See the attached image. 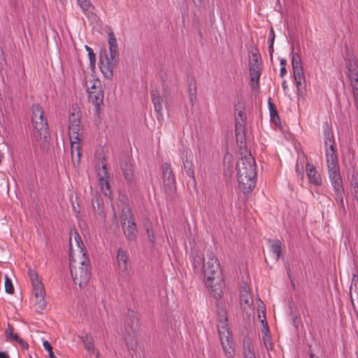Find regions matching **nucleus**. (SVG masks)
Returning <instances> with one entry per match:
<instances>
[{
	"mask_svg": "<svg viewBox=\"0 0 358 358\" xmlns=\"http://www.w3.org/2000/svg\"><path fill=\"white\" fill-rule=\"evenodd\" d=\"M13 339L17 341L22 346V348L27 349L28 348V344L24 342L22 338H20L17 334H15L13 336Z\"/></svg>",
	"mask_w": 358,
	"mask_h": 358,
	"instance_id": "obj_45",
	"label": "nucleus"
},
{
	"mask_svg": "<svg viewBox=\"0 0 358 358\" xmlns=\"http://www.w3.org/2000/svg\"><path fill=\"white\" fill-rule=\"evenodd\" d=\"M261 323L262 324V336L270 335L268 325L266 322V316L264 313H263V319H262Z\"/></svg>",
	"mask_w": 358,
	"mask_h": 358,
	"instance_id": "obj_41",
	"label": "nucleus"
},
{
	"mask_svg": "<svg viewBox=\"0 0 358 358\" xmlns=\"http://www.w3.org/2000/svg\"><path fill=\"white\" fill-rule=\"evenodd\" d=\"M205 283L208 289L210 295L215 299L221 298L223 294V287L224 285V279L222 273H217V277L205 280Z\"/></svg>",
	"mask_w": 358,
	"mask_h": 358,
	"instance_id": "obj_11",
	"label": "nucleus"
},
{
	"mask_svg": "<svg viewBox=\"0 0 358 358\" xmlns=\"http://www.w3.org/2000/svg\"><path fill=\"white\" fill-rule=\"evenodd\" d=\"M183 166L187 176L191 178H194V171L193 169V163L192 161H189L187 158L183 161Z\"/></svg>",
	"mask_w": 358,
	"mask_h": 358,
	"instance_id": "obj_35",
	"label": "nucleus"
},
{
	"mask_svg": "<svg viewBox=\"0 0 358 358\" xmlns=\"http://www.w3.org/2000/svg\"><path fill=\"white\" fill-rule=\"evenodd\" d=\"M85 87L87 92L101 88V81L99 79L90 76L85 80Z\"/></svg>",
	"mask_w": 358,
	"mask_h": 358,
	"instance_id": "obj_26",
	"label": "nucleus"
},
{
	"mask_svg": "<svg viewBox=\"0 0 358 358\" xmlns=\"http://www.w3.org/2000/svg\"><path fill=\"white\" fill-rule=\"evenodd\" d=\"M43 348L48 352V354L50 352H52V348L48 341H44L43 342Z\"/></svg>",
	"mask_w": 358,
	"mask_h": 358,
	"instance_id": "obj_46",
	"label": "nucleus"
},
{
	"mask_svg": "<svg viewBox=\"0 0 358 358\" xmlns=\"http://www.w3.org/2000/svg\"><path fill=\"white\" fill-rule=\"evenodd\" d=\"M127 345L131 350H135L137 348V341L133 338L127 339Z\"/></svg>",
	"mask_w": 358,
	"mask_h": 358,
	"instance_id": "obj_43",
	"label": "nucleus"
},
{
	"mask_svg": "<svg viewBox=\"0 0 358 358\" xmlns=\"http://www.w3.org/2000/svg\"><path fill=\"white\" fill-rule=\"evenodd\" d=\"M48 355H49L50 358H56L53 352H50Z\"/></svg>",
	"mask_w": 358,
	"mask_h": 358,
	"instance_id": "obj_53",
	"label": "nucleus"
},
{
	"mask_svg": "<svg viewBox=\"0 0 358 358\" xmlns=\"http://www.w3.org/2000/svg\"><path fill=\"white\" fill-rule=\"evenodd\" d=\"M110 58L115 62L119 61V52L117 50V42L113 34L109 35L108 38Z\"/></svg>",
	"mask_w": 358,
	"mask_h": 358,
	"instance_id": "obj_21",
	"label": "nucleus"
},
{
	"mask_svg": "<svg viewBox=\"0 0 358 358\" xmlns=\"http://www.w3.org/2000/svg\"><path fill=\"white\" fill-rule=\"evenodd\" d=\"M99 182L101 189L104 195L110 194L109 184V173L107 171L106 164L102 163L101 167L98 170Z\"/></svg>",
	"mask_w": 358,
	"mask_h": 358,
	"instance_id": "obj_15",
	"label": "nucleus"
},
{
	"mask_svg": "<svg viewBox=\"0 0 358 358\" xmlns=\"http://www.w3.org/2000/svg\"><path fill=\"white\" fill-rule=\"evenodd\" d=\"M3 55V51L0 49V57Z\"/></svg>",
	"mask_w": 358,
	"mask_h": 358,
	"instance_id": "obj_56",
	"label": "nucleus"
},
{
	"mask_svg": "<svg viewBox=\"0 0 358 358\" xmlns=\"http://www.w3.org/2000/svg\"><path fill=\"white\" fill-rule=\"evenodd\" d=\"M262 341L267 351H270L273 349V344L271 341L270 335L262 336Z\"/></svg>",
	"mask_w": 358,
	"mask_h": 358,
	"instance_id": "obj_39",
	"label": "nucleus"
},
{
	"mask_svg": "<svg viewBox=\"0 0 358 358\" xmlns=\"http://www.w3.org/2000/svg\"><path fill=\"white\" fill-rule=\"evenodd\" d=\"M126 331H127V334L129 336H130V335H131V331H129V330L126 329Z\"/></svg>",
	"mask_w": 358,
	"mask_h": 358,
	"instance_id": "obj_55",
	"label": "nucleus"
},
{
	"mask_svg": "<svg viewBox=\"0 0 358 358\" xmlns=\"http://www.w3.org/2000/svg\"><path fill=\"white\" fill-rule=\"evenodd\" d=\"M282 87L284 90H286L287 89V85L285 80H284L282 83Z\"/></svg>",
	"mask_w": 358,
	"mask_h": 358,
	"instance_id": "obj_51",
	"label": "nucleus"
},
{
	"mask_svg": "<svg viewBox=\"0 0 358 358\" xmlns=\"http://www.w3.org/2000/svg\"><path fill=\"white\" fill-rule=\"evenodd\" d=\"M217 330L220 342L227 358H233L234 356V346L232 341L231 332L228 325L227 312L224 308L217 309Z\"/></svg>",
	"mask_w": 358,
	"mask_h": 358,
	"instance_id": "obj_4",
	"label": "nucleus"
},
{
	"mask_svg": "<svg viewBox=\"0 0 358 358\" xmlns=\"http://www.w3.org/2000/svg\"><path fill=\"white\" fill-rule=\"evenodd\" d=\"M240 300L241 304H245L248 307L252 304L253 300L252 296L247 288H245L241 292Z\"/></svg>",
	"mask_w": 358,
	"mask_h": 358,
	"instance_id": "obj_29",
	"label": "nucleus"
},
{
	"mask_svg": "<svg viewBox=\"0 0 358 358\" xmlns=\"http://www.w3.org/2000/svg\"><path fill=\"white\" fill-rule=\"evenodd\" d=\"M334 139L332 134L327 132L325 134L324 145L326 148V161L327 168L332 166H338V157L336 150L334 148Z\"/></svg>",
	"mask_w": 358,
	"mask_h": 358,
	"instance_id": "obj_9",
	"label": "nucleus"
},
{
	"mask_svg": "<svg viewBox=\"0 0 358 358\" xmlns=\"http://www.w3.org/2000/svg\"><path fill=\"white\" fill-rule=\"evenodd\" d=\"M121 169L125 179L129 182H132L134 178V174L131 164L129 161H126L121 164Z\"/></svg>",
	"mask_w": 358,
	"mask_h": 358,
	"instance_id": "obj_25",
	"label": "nucleus"
},
{
	"mask_svg": "<svg viewBox=\"0 0 358 358\" xmlns=\"http://www.w3.org/2000/svg\"><path fill=\"white\" fill-rule=\"evenodd\" d=\"M84 348L90 355L94 354L96 358H99V352H96L94 347V338L90 334H85L80 337Z\"/></svg>",
	"mask_w": 358,
	"mask_h": 358,
	"instance_id": "obj_20",
	"label": "nucleus"
},
{
	"mask_svg": "<svg viewBox=\"0 0 358 358\" xmlns=\"http://www.w3.org/2000/svg\"><path fill=\"white\" fill-rule=\"evenodd\" d=\"M286 73H287L286 67L281 66L280 69V76L281 78H283L285 76Z\"/></svg>",
	"mask_w": 358,
	"mask_h": 358,
	"instance_id": "obj_47",
	"label": "nucleus"
},
{
	"mask_svg": "<svg viewBox=\"0 0 358 358\" xmlns=\"http://www.w3.org/2000/svg\"><path fill=\"white\" fill-rule=\"evenodd\" d=\"M292 70L296 87L299 89L301 86L302 82L305 80L303 68H297Z\"/></svg>",
	"mask_w": 358,
	"mask_h": 358,
	"instance_id": "obj_28",
	"label": "nucleus"
},
{
	"mask_svg": "<svg viewBox=\"0 0 358 358\" xmlns=\"http://www.w3.org/2000/svg\"><path fill=\"white\" fill-rule=\"evenodd\" d=\"M280 67L281 66L286 67V64H287L286 59H281L280 61Z\"/></svg>",
	"mask_w": 358,
	"mask_h": 358,
	"instance_id": "obj_50",
	"label": "nucleus"
},
{
	"mask_svg": "<svg viewBox=\"0 0 358 358\" xmlns=\"http://www.w3.org/2000/svg\"><path fill=\"white\" fill-rule=\"evenodd\" d=\"M192 264L194 268L195 272L201 273L203 272L204 266H206L205 259L203 255H199L198 253L194 254L192 255Z\"/></svg>",
	"mask_w": 358,
	"mask_h": 358,
	"instance_id": "obj_24",
	"label": "nucleus"
},
{
	"mask_svg": "<svg viewBox=\"0 0 358 358\" xmlns=\"http://www.w3.org/2000/svg\"><path fill=\"white\" fill-rule=\"evenodd\" d=\"M144 227L147 233L148 241L154 245L156 241V233L158 224H154L150 220H147L144 223Z\"/></svg>",
	"mask_w": 358,
	"mask_h": 358,
	"instance_id": "obj_22",
	"label": "nucleus"
},
{
	"mask_svg": "<svg viewBox=\"0 0 358 358\" xmlns=\"http://www.w3.org/2000/svg\"><path fill=\"white\" fill-rule=\"evenodd\" d=\"M76 248H73L72 241L70 242V270L75 284L80 287L87 284L90 278V261L85 252V246L79 241V236H75Z\"/></svg>",
	"mask_w": 358,
	"mask_h": 358,
	"instance_id": "obj_1",
	"label": "nucleus"
},
{
	"mask_svg": "<svg viewBox=\"0 0 358 358\" xmlns=\"http://www.w3.org/2000/svg\"><path fill=\"white\" fill-rule=\"evenodd\" d=\"M273 46V41H271V45H270V48H272Z\"/></svg>",
	"mask_w": 358,
	"mask_h": 358,
	"instance_id": "obj_57",
	"label": "nucleus"
},
{
	"mask_svg": "<svg viewBox=\"0 0 358 358\" xmlns=\"http://www.w3.org/2000/svg\"><path fill=\"white\" fill-rule=\"evenodd\" d=\"M161 170L165 188L169 189L170 192L173 191L175 188L176 180L171 165L165 163L162 166Z\"/></svg>",
	"mask_w": 358,
	"mask_h": 358,
	"instance_id": "obj_16",
	"label": "nucleus"
},
{
	"mask_svg": "<svg viewBox=\"0 0 358 358\" xmlns=\"http://www.w3.org/2000/svg\"><path fill=\"white\" fill-rule=\"evenodd\" d=\"M128 317L129 318L130 322H131V324H129L131 331L132 333H134L138 327V318L136 317V315H134L133 311H131V313H129L128 314Z\"/></svg>",
	"mask_w": 358,
	"mask_h": 358,
	"instance_id": "obj_37",
	"label": "nucleus"
},
{
	"mask_svg": "<svg viewBox=\"0 0 358 358\" xmlns=\"http://www.w3.org/2000/svg\"><path fill=\"white\" fill-rule=\"evenodd\" d=\"M187 93L189 102L191 103L192 106H193L194 101L196 99V86L194 82L189 84Z\"/></svg>",
	"mask_w": 358,
	"mask_h": 358,
	"instance_id": "obj_31",
	"label": "nucleus"
},
{
	"mask_svg": "<svg viewBox=\"0 0 358 358\" xmlns=\"http://www.w3.org/2000/svg\"><path fill=\"white\" fill-rule=\"evenodd\" d=\"M217 273H222L220 262L215 257L213 252H209L207 254V261L203 271L204 279L207 280L213 277H217Z\"/></svg>",
	"mask_w": 358,
	"mask_h": 358,
	"instance_id": "obj_12",
	"label": "nucleus"
},
{
	"mask_svg": "<svg viewBox=\"0 0 358 358\" xmlns=\"http://www.w3.org/2000/svg\"><path fill=\"white\" fill-rule=\"evenodd\" d=\"M69 115V131L71 142V162L74 167L79 165L81 157L80 143L84 136L80 124L81 113L77 109L73 108Z\"/></svg>",
	"mask_w": 358,
	"mask_h": 358,
	"instance_id": "obj_3",
	"label": "nucleus"
},
{
	"mask_svg": "<svg viewBox=\"0 0 358 358\" xmlns=\"http://www.w3.org/2000/svg\"><path fill=\"white\" fill-rule=\"evenodd\" d=\"M118 62L111 60L107 55L104 58L101 57L99 61V69L104 77L110 78L113 76V69Z\"/></svg>",
	"mask_w": 358,
	"mask_h": 358,
	"instance_id": "obj_17",
	"label": "nucleus"
},
{
	"mask_svg": "<svg viewBox=\"0 0 358 358\" xmlns=\"http://www.w3.org/2000/svg\"><path fill=\"white\" fill-rule=\"evenodd\" d=\"M251 87L253 90L259 89V78L262 73L261 57L257 49L251 52L249 59Z\"/></svg>",
	"mask_w": 358,
	"mask_h": 358,
	"instance_id": "obj_7",
	"label": "nucleus"
},
{
	"mask_svg": "<svg viewBox=\"0 0 358 358\" xmlns=\"http://www.w3.org/2000/svg\"><path fill=\"white\" fill-rule=\"evenodd\" d=\"M268 108H269L271 120L275 122L277 120H279V116L278 114V111L276 110L275 104L271 102V98L268 99Z\"/></svg>",
	"mask_w": 358,
	"mask_h": 358,
	"instance_id": "obj_34",
	"label": "nucleus"
},
{
	"mask_svg": "<svg viewBox=\"0 0 358 358\" xmlns=\"http://www.w3.org/2000/svg\"><path fill=\"white\" fill-rule=\"evenodd\" d=\"M6 336L10 339V340H13V341H15L13 339V336L15 334H17L16 333H14V329L12 327H10V325H8V328L6 329Z\"/></svg>",
	"mask_w": 358,
	"mask_h": 358,
	"instance_id": "obj_44",
	"label": "nucleus"
},
{
	"mask_svg": "<svg viewBox=\"0 0 358 358\" xmlns=\"http://www.w3.org/2000/svg\"><path fill=\"white\" fill-rule=\"evenodd\" d=\"M151 96L152 103L154 104L155 111L157 113L158 119L162 117V110L163 108V103L164 101V99L163 96L159 95L158 91L152 90L151 92Z\"/></svg>",
	"mask_w": 358,
	"mask_h": 358,
	"instance_id": "obj_19",
	"label": "nucleus"
},
{
	"mask_svg": "<svg viewBox=\"0 0 358 358\" xmlns=\"http://www.w3.org/2000/svg\"><path fill=\"white\" fill-rule=\"evenodd\" d=\"M192 1L196 6H201L204 1V0H192Z\"/></svg>",
	"mask_w": 358,
	"mask_h": 358,
	"instance_id": "obj_48",
	"label": "nucleus"
},
{
	"mask_svg": "<svg viewBox=\"0 0 358 358\" xmlns=\"http://www.w3.org/2000/svg\"><path fill=\"white\" fill-rule=\"evenodd\" d=\"M357 297H358V294H357Z\"/></svg>",
	"mask_w": 358,
	"mask_h": 358,
	"instance_id": "obj_58",
	"label": "nucleus"
},
{
	"mask_svg": "<svg viewBox=\"0 0 358 358\" xmlns=\"http://www.w3.org/2000/svg\"><path fill=\"white\" fill-rule=\"evenodd\" d=\"M244 355L245 358H256L255 348L249 340L244 341Z\"/></svg>",
	"mask_w": 358,
	"mask_h": 358,
	"instance_id": "obj_30",
	"label": "nucleus"
},
{
	"mask_svg": "<svg viewBox=\"0 0 358 358\" xmlns=\"http://www.w3.org/2000/svg\"><path fill=\"white\" fill-rule=\"evenodd\" d=\"M263 313L266 315L265 310H262V315H260V314L259 315V318L260 319V321L262 320V319H263Z\"/></svg>",
	"mask_w": 358,
	"mask_h": 358,
	"instance_id": "obj_52",
	"label": "nucleus"
},
{
	"mask_svg": "<svg viewBox=\"0 0 358 358\" xmlns=\"http://www.w3.org/2000/svg\"><path fill=\"white\" fill-rule=\"evenodd\" d=\"M334 139L332 134L327 132L325 134L324 145L326 148V161L327 168L332 166H338V157L336 150L334 148Z\"/></svg>",
	"mask_w": 358,
	"mask_h": 358,
	"instance_id": "obj_10",
	"label": "nucleus"
},
{
	"mask_svg": "<svg viewBox=\"0 0 358 358\" xmlns=\"http://www.w3.org/2000/svg\"><path fill=\"white\" fill-rule=\"evenodd\" d=\"M328 173L329 180L334 190L336 200L337 202H338L340 206L343 208L344 189L340 175L339 166H332L328 168Z\"/></svg>",
	"mask_w": 358,
	"mask_h": 358,
	"instance_id": "obj_8",
	"label": "nucleus"
},
{
	"mask_svg": "<svg viewBox=\"0 0 358 358\" xmlns=\"http://www.w3.org/2000/svg\"><path fill=\"white\" fill-rule=\"evenodd\" d=\"M31 120L33 124V136L38 143L45 142L49 137L47 120L43 117V110L38 105L32 107Z\"/></svg>",
	"mask_w": 358,
	"mask_h": 358,
	"instance_id": "obj_5",
	"label": "nucleus"
},
{
	"mask_svg": "<svg viewBox=\"0 0 358 358\" xmlns=\"http://www.w3.org/2000/svg\"><path fill=\"white\" fill-rule=\"evenodd\" d=\"M306 171L308 178L309 182L315 185H320L322 179L320 173L315 169V166L310 163L306 166Z\"/></svg>",
	"mask_w": 358,
	"mask_h": 358,
	"instance_id": "obj_18",
	"label": "nucleus"
},
{
	"mask_svg": "<svg viewBox=\"0 0 358 358\" xmlns=\"http://www.w3.org/2000/svg\"><path fill=\"white\" fill-rule=\"evenodd\" d=\"M77 3L85 14L87 12H90L91 8H93V6L89 0H77Z\"/></svg>",
	"mask_w": 358,
	"mask_h": 358,
	"instance_id": "obj_36",
	"label": "nucleus"
},
{
	"mask_svg": "<svg viewBox=\"0 0 358 358\" xmlns=\"http://www.w3.org/2000/svg\"><path fill=\"white\" fill-rule=\"evenodd\" d=\"M85 48H86L87 51L88 52L90 65L92 66H94L95 62H96L95 55L94 54L93 50L91 48L88 47L87 45H85Z\"/></svg>",
	"mask_w": 358,
	"mask_h": 358,
	"instance_id": "obj_42",
	"label": "nucleus"
},
{
	"mask_svg": "<svg viewBox=\"0 0 358 358\" xmlns=\"http://www.w3.org/2000/svg\"><path fill=\"white\" fill-rule=\"evenodd\" d=\"M29 277L31 282L33 293L35 297L36 310L37 311H42L46 306L44 286L39 279L38 274L34 271L29 270Z\"/></svg>",
	"mask_w": 358,
	"mask_h": 358,
	"instance_id": "obj_6",
	"label": "nucleus"
},
{
	"mask_svg": "<svg viewBox=\"0 0 358 358\" xmlns=\"http://www.w3.org/2000/svg\"><path fill=\"white\" fill-rule=\"evenodd\" d=\"M350 85L352 89L355 105L358 110V78L350 79Z\"/></svg>",
	"mask_w": 358,
	"mask_h": 358,
	"instance_id": "obj_32",
	"label": "nucleus"
},
{
	"mask_svg": "<svg viewBox=\"0 0 358 358\" xmlns=\"http://www.w3.org/2000/svg\"><path fill=\"white\" fill-rule=\"evenodd\" d=\"M5 290L8 294H13L14 292V287L11 280L5 275Z\"/></svg>",
	"mask_w": 358,
	"mask_h": 358,
	"instance_id": "obj_40",
	"label": "nucleus"
},
{
	"mask_svg": "<svg viewBox=\"0 0 358 358\" xmlns=\"http://www.w3.org/2000/svg\"><path fill=\"white\" fill-rule=\"evenodd\" d=\"M88 99L96 107L103 103V93L101 88L88 92Z\"/></svg>",
	"mask_w": 358,
	"mask_h": 358,
	"instance_id": "obj_23",
	"label": "nucleus"
},
{
	"mask_svg": "<svg viewBox=\"0 0 358 358\" xmlns=\"http://www.w3.org/2000/svg\"><path fill=\"white\" fill-rule=\"evenodd\" d=\"M271 251L274 255L273 259L277 262L280 257L282 251V243L278 240L271 241Z\"/></svg>",
	"mask_w": 358,
	"mask_h": 358,
	"instance_id": "obj_27",
	"label": "nucleus"
},
{
	"mask_svg": "<svg viewBox=\"0 0 358 358\" xmlns=\"http://www.w3.org/2000/svg\"><path fill=\"white\" fill-rule=\"evenodd\" d=\"M348 69L350 80L358 78V66L355 62H350L348 65Z\"/></svg>",
	"mask_w": 358,
	"mask_h": 358,
	"instance_id": "obj_33",
	"label": "nucleus"
},
{
	"mask_svg": "<svg viewBox=\"0 0 358 358\" xmlns=\"http://www.w3.org/2000/svg\"><path fill=\"white\" fill-rule=\"evenodd\" d=\"M126 210L129 216V218L127 220V222H126L127 215H125L126 217L124 218V222L123 223V229L127 238L130 241H133L135 240L137 237L138 231L136 228V224L134 222V218L133 215L131 214V210L129 208H127Z\"/></svg>",
	"mask_w": 358,
	"mask_h": 358,
	"instance_id": "obj_14",
	"label": "nucleus"
},
{
	"mask_svg": "<svg viewBox=\"0 0 358 358\" xmlns=\"http://www.w3.org/2000/svg\"><path fill=\"white\" fill-rule=\"evenodd\" d=\"M238 188L243 194H248L256 185V164L251 154H248L237 162Z\"/></svg>",
	"mask_w": 358,
	"mask_h": 358,
	"instance_id": "obj_2",
	"label": "nucleus"
},
{
	"mask_svg": "<svg viewBox=\"0 0 358 358\" xmlns=\"http://www.w3.org/2000/svg\"><path fill=\"white\" fill-rule=\"evenodd\" d=\"M0 358H10L7 353L5 352H0Z\"/></svg>",
	"mask_w": 358,
	"mask_h": 358,
	"instance_id": "obj_49",
	"label": "nucleus"
},
{
	"mask_svg": "<svg viewBox=\"0 0 358 358\" xmlns=\"http://www.w3.org/2000/svg\"><path fill=\"white\" fill-rule=\"evenodd\" d=\"M117 268L121 275H129L130 271L129 256L127 252L122 248H119L117 253Z\"/></svg>",
	"mask_w": 358,
	"mask_h": 358,
	"instance_id": "obj_13",
	"label": "nucleus"
},
{
	"mask_svg": "<svg viewBox=\"0 0 358 358\" xmlns=\"http://www.w3.org/2000/svg\"><path fill=\"white\" fill-rule=\"evenodd\" d=\"M292 69H297V68H303L302 64H301V57L298 53L292 54Z\"/></svg>",
	"mask_w": 358,
	"mask_h": 358,
	"instance_id": "obj_38",
	"label": "nucleus"
},
{
	"mask_svg": "<svg viewBox=\"0 0 358 358\" xmlns=\"http://www.w3.org/2000/svg\"><path fill=\"white\" fill-rule=\"evenodd\" d=\"M350 298H351L352 303L354 306V298H353L352 293L350 294Z\"/></svg>",
	"mask_w": 358,
	"mask_h": 358,
	"instance_id": "obj_54",
	"label": "nucleus"
}]
</instances>
